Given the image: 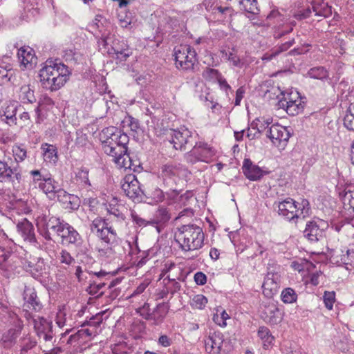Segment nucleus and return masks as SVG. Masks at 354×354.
<instances>
[{"mask_svg": "<svg viewBox=\"0 0 354 354\" xmlns=\"http://www.w3.org/2000/svg\"><path fill=\"white\" fill-rule=\"evenodd\" d=\"M104 312H100L98 313H96L94 315H92L89 320H86L82 324V326H84L86 325L93 326L95 327L99 326L100 324L103 321V315H104Z\"/></svg>", "mask_w": 354, "mask_h": 354, "instance_id": "de8ad7c7", "label": "nucleus"}, {"mask_svg": "<svg viewBox=\"0 0 354 354\" xmlns=\"http://www.w3.org/2000/svg\"><path fill=\"white\" fill-rule=\"evenodd\" d=\"M272 131L274 133L273 141L275 140V142L279 143L288 142L291 136L287 127L279 124L274 125V128Z\"/></svg>", "mask_w": 354, "mask_h": 354, "instance_id": "c756f323", "label": "nucleus"}, {"mask_svg": "<svg viewBox=\"0 0 354 354\" xmlns=\"http://www.w3.org/2000/svg\"><path fill=\"white\" fill-rule=\"evenodd\" d=\"M221 344L222 341H221L219 337L215 333L209 335L208 337L205 339V348L206 352L208 353H218L221 351Z\"/></svg>", "mask_w": 354, "mask_h": 354, "instance_id": "393cba45", "label": "nucleus"}, {"mask_svg": "<svg viewBox=\"0 0 354 354\" xmlns=\"http://www.w3.org/2000/svg\"><path fill=\"white\" fill-rule=\"evenodd\" d=\"M176 67L183 71H191L196 62V53L189 45H180L174 49Z\"/></svg>", "mask_w": 354, "mask_h": 354, "instance_id": "39448f33", "label": "nucleus"}, {"mask_svg": "<svg viewBox=\"0 0 354 354\" xmlns=\"http://www.w3.org/2000/svg\"><path fill=\"white\" fill-rule=\"evenodd\" d=\"M160 173L163 178V183L167 185V178L178 176L182 171L181 165L174 162H169L160 167Z\"/></svg>", "mask_w": 354, "mask_h": 354, "instance_id": "aec40b11", "label": "nucleus"}, {"mask_svg": "<svg viewBox=\"0 0 354 354\" xmlns=\"http://www.w3.org/2000/svg\"><path fill=\"white\" fill-rule=\"evenodd\" d=\"M90 226H91V227H93L94 229H95V227H98V228L101 227V228H104V230L107 229L109 227H112L111 226L109 225L108 220L100 218V217H97V218H95L92 221V223L91 224Z\"/></svg>", "mask_w": 354, "mask_h": 354, "instance_id": "0e129e2a", "label": "nucleus"}, {"mask_svg": "<svg viewBox=\"0 0 354 354\" xmlns=\"http://www.w3.org/2000/svg\"><path fill=\"white\" fill-rule=\"evenodd\" d=\"M293 30V27L292 26H287L285 27H282L279 28L277 31L274 32L273 36L274 39H279L284 37L285 35L292 32Z\"/></svg>", "mask_w": 354, "mask_h": 354, "instance_id": "69168bd1", "label": "nucleus"}, {"mask_svg": "<svg viewBox=\"0 0 354 354\" xmlns=\"http://www.w3.org/2000/svg\"><path fill=\"white\" fill-rule=\"evenodd\" d=\"M72 194L68 193L66 191H65L63 189H58L57 190L56 194L54 197L55 198L56 197L57 201L59 203H62L64 207L65 205L67 203L68 201L69 200L70 196Z\"/></svg>", "mask_w": 354, "mask_h": 354, "instance_id": "6e6d98bb", "label": "nucleus"}, {"mask_svg": "<svg viewBox=\"0 0 354 354\" xmlns=\"http://www.w3.org/2000/svg\"><path fill=\"white\" fill-rule=\"evenodd\" d=\"M295 43V40L294 38L290 39L289 41L281 44L279 46H277L273 49L275 51V54H277L278 55L286 50H288Z\"/></svg>", "mask_w": 354, "mask_h": 354, "instance_id": "680f3d73", "label": "nucleus"}, {"mask_svg": "<svg viewBox=\"0 0 354 354\" xmlns=\"http://www.w3.org/2000/svg\"><path fill=\"white\" fill-rule=\"evenodd\" d=\"M344 125L348 130L354 131V115L346 113L344 118Z\"/></svg>", "mask_w": 354, "mask_h": 354, "instance_id": "774afa93", "label": "nucleus"}, {"mask_svg": "<svg viewBox=\"0 0 354 354\" xmlns=\"http://www.w3.org/2000/svg\"><path fill=\"white\" fill-rule=\"evenodd\" d=\"M122 278H116L110 282L108 286L109 290L108 297L111 300L115 299L120 295L121 290L116 288L115 286L122 281Z\"/></svg>", "mask_w": 354, "mask_h": 354, "instance_id": "37998d69", "label": "nucleus"}, {"mask_svg": "<svg viewBox=\"0 0 354 354\" xmlns=\"http://www.w3.org/2000/svg\"><path fill=\"white\" fill-rule=\"evenodd\" d=\"M193 305L198 309L205 308L207 303V299L203 295H197L193 298Z\"/></svg>", "mask_w": 354, "mask_h": 354, "instance_id": "e2e57ef3", "label": "nucleus"}, {"mask_svg": "<svg viewBox=\"0 0 354 354\" xmlns=\"http://www.w3.org/2000/svg\"><path fill=\"white\" fill-rule=\"evenodd\" d=\"M273 207L279 215L287 221H294L295 223L301 216L304 218L311 213L310 203L305 198L301 199L299 203L291 198H287L281 201H275Z\"/></svg>", "mask_w": 354, "mask_h": 354, "instance_id": "f03ea898", "label": "nucleus"}, {"mask_svg": "<svg viewBox=\"0 0 354 354\" xmlns=\"http://www.w3.org/2000/svg\"><path fill=\"white\" fill-rule=\"evenodd\" d=\"M334 250H332L330 252V260L332 263L337 264L340 266L342 264L344 265H351L352 260L349 259H346V254H341L340 259H338V256H335L334 254Z\"/></svg>", "mask_w": 354, "mask_h": 354, "instance_id": "8fccbe9b", "label": "nucleus"}, {"mask_svg": "<svg viewBox=\"0 0 354 354\" xmlns=\"http://www.w3.org/2000/svg\"><path fill=\"white\" fill-rule=\"evenodd\" d=\"M196 138V137L187 129L182 131L174 130L169 142L176 149L185 150L187 145L192 147L194 145Z\"/></svg>", "mask_w": 354, "mask_h": 354, "instance_id": "f8f14e48", "label": "nucleus"}, {"mask_svg": "<svg viewBox=\"0 0 354 354\" xmlns=\"http://www.w3.org/2000/svg\"><path fill=\"white\" fill-rule=\"evenodd\" d=\"M1 239H4V242L0 245V250L3 252L1 257L3 258V261H6L12 253L14 243L11 239H9L7 235L3 233Z\"/></svg>", "mask_w": 354, "mask_h": 354, "instance_id": "473e14b6", "label": "nucleus"}, {"mask_svg": "<svg viewBox=\"0 0 354 354\" xmlns=\"http://www.w3.org/2000/svg\"><path fill=\"white\" fill-rule=\"evenodd\" d=\"M107 53L119 62H125L132 55L131 49L124 41L115 39L113 45L108 48Z\"/></svg>", "mask_w": 354, "mask_h": 354, "instance_id": "2eb2a0df", "label": "nucleus"}, {"mask_svg": "<svg viewBox=\"0 0 354 354\" xmlns=\"http://www.w3.org/2000/svg\"><path fill=\"white\" fill-rule=\"evenodd\" d=\"M22 326L10 328L2 336V342L5 347H12L16 343L17 337L21 334Z\"/></svg>", "mask_w": 354, "mask_h": 354, "instance_id": "a878e982", "label": "nucleus"}, {"mask_svg": "<svg viewBox=\"0 0 354 354\" xmlns=\"http://www.w3.org/2000/svg\"><path fill=\"white\" fill-rule=\"evenodd\" d=\"M339 198L344 204L348 201L349 205L351 206L352 205V202L354 201V189H346L343 192H339Z\"/></svg>", "mask_w": 354, "mask_h": 354, "instance_id": "3c124183", "label": "nucleus"}, {"mask_svg": "<svg viewBox=\"0 0 354 354\" xmlns=\"http://www.w3.org/2000/svg\"><path fill=\"white\" fill-rule=\"evenodd\" d=\"M71 71L59 59H48L46 65L39 71V76L41 86L51 92L60 89L69 80Z\"/></svg>", "mask_w": 354, "mask_h": 354, "instance_id": "f257e3e1", "label": "nucleus"}, {"mask_svg": "<svg viewBox=\"0 0 354 354\" xmlns=\"http://www.w3.org/2000/svg\"><path fill=\"white\" fill-rule=\"evenodd\" d=\"M56 181L51 178L50 174L44 178L43 182H40L38 185L39 188L42 190L46 194H53L54 196L58 189Z\"/></svg>", "mask_w": 354, "mask_h": 354, "instance_id": "2f4dec72", "label": "nucleus"}, {"mask_svg": "<svg viewBox=\"0 0 354 354\" xmlns=\"http://www.w3.org/2000/svg\"><path fill=\"white\" fill-rule=\"evenodd\" d=\"M328 227V222L317 217L308 221L303 232L304 236L308 241L317 242L324 237V233Z\"/></svg>", "mask_w": 354, "mask_h": 354, "instance_id": "6e6552de", "label": "nucleus"}, {"mask_svg": "<svg viewBox=\"0 0 354 354\" xmlns=\"http://www.w3.org/2000/svg\"><path fill=\"white\" fill-rule=\"evenodd\" d=\"M17 108L18 106L15 102H10L5 108H1L0 109L1 120L4 121L10 126L16 125L17 120L16 117Z\"/></svg>", "mask_w": 354, "mask_h": 354, "instance_id": "6ab92c4d", "label": "nucleus"}, {"mask_svg": "<svg viewBox=\"0 0 354 354\" xmlns=\"http://www.w3.org/2000/svg\"><path fill=\"white\" fill-rule=\"evenodd\" d=\"M281 298L283 302L286 304H291L296 301L297 298V295L296 294L295 290L291 288H285L281 294Z\"/></svg>", "mask_w": 354, "mask_h": 354, "instance_id": "c03bdc74", "label": "nucleus"}, {"mask_svg": "<svg viewBox=\"0 0 354 354\" xmlns=\"http://www.w3.org/2000/svg\"><path fill=\"white\" fill-rule=\"evenodd\" d=\"M19 99L23 103L32 104L36 102L34 90L30 85H23L20 88Z\"/></svg>", "mask_w": 354, "mask_h": 354, "instance_id": "72a5a7b5", "label": "nucleus"}, {"mask_svg": "<svg viewBox=\"0 0 354 354\" xmlns=\"http://www.w3.org/2000/svg\"><path fill=\"white\" fill-rule=\"evenodd\" d=\"M169 308L168 302H162L158 304L153 309L154 313L156 315L158 323L162 322L164 320L169 310Z\"/></svg>", "mask_w": 354, "mask_h": 354, "instance_id": "a19ab883", "label": "nucleus"}, {"mask_svg": "<svg viewBox=\"0 0 354 354\" xmlns=\"http://www.w3.org/2000/svg\"><path fill=\"white\" fill-rule=\"evenodd\" d=\"M57 236L60 237L61 243L64 245H73L75 247H79L83 242L79 232L68 223Z\"/></svg>", "mask_w": 354, "mask_h": 354, "instance_id": "dca6fc26", "label": "nucleus"}, {"mask_svg": "<svg viewBox=\"0 0 354 354\" xmlns=\"http://www.w3.org/2000/svg\"><path fill=\"white\" fill-rule=\"evenodd\" d=\"M258 336L263 341V348L267 349L272 344L274 337L272 335L270 329L264 326H260L258 330Z\"/></svg>", "mask_w": 354, "mask_h": 354, "instance_id": "f704fd0d", "label": "nucleus"}, {"mask_svg": "<svg viewBox=\"0 0 354 354\" xmlns=\"http://www.w3.org/2000/svg\"><path fill=\"white\" fill-rule=\"evenodd\" d=\"M17 55L21 64L24 66L28 64L32 66L33 64H35L37 63V57L35 56L34 50L29 46L21 47L18 50Z\"/></svg>", "mask_w": 354, "mask_h": 354, "instance_id": "b1692460", "label": "nucleus"}, {"mask_svg": "<svg viewBox=\"0 0 354 354\" xmlns=\"http://www.w3.org/2000/svg\"><path fill=\"white\" fill-rule=\"evenodd\" d=\"M308 75L313 79L324 80L328 78L329 73L324 66H315L310 68Z\"/></svg>", "mask_w": 354, "mask_h": 354, "instance_id": "c9c22d12", "label": "nucleus"}, {"mask_svg": "<svg viewBox=\"0 0 354 354\" xmlns=\"http://www.w3.org/2000/svg\"><path fill=\"white\" fill-rule=\"evenodd\" d=\"M239 4L244 11L253 15H258L259 9L257 6V0H240Z\"/></svg>", "mask_w": 354, "mask_h": 354, "instance_id": "ea45409f", "label": "nucleus"}, {"mask_svg": "<svg viewBox=\"0 0 354 354\" xmlns=\"http://www.w3.org/2000/svg\"><path fill=\"white\" fill-rule=\"evenodd\" d=\"M325 306L328 310H332L335 301V293L334 291H325L323 296Z\"/></svg>", "mask_w": 354, "mask_h": 354, "instance_id": "09e8293b", "label": "nucleus"}, {"mask_svg": "<svg viewBox=\"0 0 354 354\" xmlns=\"http://www.w3.org/2000/svg\"><path fill=\"white\" fill-rule=\"evenodd\" d=\"M120 131H121L120 129H118L115 127L110 126L109 127L104 128L102 131V133L103 135V137L104 138V140L110 139L113 137V135L116 133H120Z\"/></svg>", "mask_w": 354, "mask_h": 354, "instance_id": "338daca9", "label": "nucleus"}, {"mask_svg": "<svg viewBox=\"0 0 354 354\" xmlns=\"http://www.w3.org/2000/svg\"><path fill=\"white\" fill-rule=\"evenodd\" d=\"M17 232L21 234L24 241L32 243L37 242L35 227L27 218H24L17 225Z\"/></svg>", "mask_w": 354, "mask_h": 354, "instance_id": "a211bd4d", "label": "nucleus"}, {"mask_svg": "<svg viewBox=\"0 0 354 354\" xmlns=\"http://www.w3.org/2000/svg\"><path fill=\"white\" fill-rule=\"evenodd\" d=\"M143 196L145 198H142V202L150 205H157L165 199V192L158 187L145 191Z\"/></svg>", "mask_w": 354, "mask_h": 354, "instance_id": "412c9836", "label": "nucleus"}, {"mask_svg": "<svg viewBox=\"0 0 354 354\" xmlns=\"http://www.w3.org/2000/svg\"><path fill=\"white\" fill-rule=\"evenodd\" d=\"M88 142L87 135L83 132L82 130H77L76 131V138L75 144L77 147H83L86 145Z\"/></svg>", "mask_w": 354, "mask_h": 354, "instance_id": "864d4df0", "label": "nucleus"}, {"mask_svg": "<svg viewBox=\"0 0 354 354\" xmlns=\"http://www.w3.org/2000/svg\"><path fill=\"white\" fill-rule=\"evenodd\" d=\"M121 187L125 195L133 201L140 203L142 202V198H145L143 196L145 191L141 189L140 182L133 174L125 176Z\"/></svg>", "mask_w": 354, "mask_h": 354, "instance_id": "1a4fd4ad", "label": "nucleus"}, {"mask_svg": "<svg viewBox=\"0 0 354 354\" xmlns=\"http://www.w3.org/2000/svg\"><path fill=\"white\" fill-rule=\"evenodd\" d=\"M105 285V282H97L93 281L90 283L89 286L86 288V291L89 295L94 296L97 295Z\"/></svg>", "mask_w": 354, "mask_h": 354, "instance_id": "603ef678", "label": "nucleus"}, {"mask_svg": "<svg viewBox=\"0 0 354 354\" xmlns=\"http://www.w3.org/2000/svg\"><path fill=\"white\" fill-rule=\"evenodd\" d=\"M23 268L35 279L41 282L44 274H46V268L44 259L41 257L33 258L31 261L26 260Z\"/></svg>", "mask_w": 354, "mask_h": 354, "instance_id": "4468645a", "label": "nucleus"}, {"mask_svg": "<svg viewBox=\"0 0 354 354\" xmlns=\"http://www.w3.org/2000/svg\"><path fill=\"white\" fill-rule=\"evenodd\" d=\"M241 169L245 178L251 181H259L264 176L271 173L270 170L262 169L254 164L250 158L243 160Z\"/></svg>", "mask_w": 354, "mask_h": 354, "instance_id": "ddd939ff", "label": "nucleus"}, {"mask_svg": "<svg viewBox=\"0 0 354 354\" xmlns=\"http://www.w3.org/2000/svg\"><path fill=\"white\" fill-rule=\"evenodd\" d=\"M263 292L266 297L270 298L274 295L277 294L279 288L277 282V278L274 277V274L268 272L264 279L262 285Z\"/></svg>", "mask_w": 354, "mask_h": 354, "instance_id": "4be33fe9", "label": "nucleus"}, {"mask_svg": "<svg viewBox=\"0 0 354 354\" xmlns=\"http://www.w3.org/2000/svg\"><path fill=\"white\" fill-rule=\"evenodd\" d=\"M183 189H170L169 190L165 192V198L167 201L169 205L173 203H179V196L182 192Z\"/></svg>", "mask_w": 354, "mask_h": 354, "instance_id": "a18cd8bd", "label": "nucleus"}, {"mask_svg": "<svg viewBox=\"0 0 354 354\" xmlns=\"http://www.w3.org/2000/svg\"><path fill=\"white\" fill-rule=\"evenodd\" d=\"M88 169L82 167L75 174V178L81 183H84L85 185L91 186L90 180L88 178Z\"/></svg>", "mask_w": 354, "mask_h": 354, "instance_id": "49530a36", "label": "nucleus"}, {"mask_svg": "<svg viewBox=\"0 0 354 354\" xmlns=\"http://www.w3.org/2000/svg\"><path fill=\"white\" fill-rule=\"evenodd\" d=\"M59 259L61 263H64L68 266L72 265L75 262V259L66 250H62L60 252V256Z\"/></svg>", "mask_w": 354, "mask_h": 354, "instance_id": "5fc2aeb1", "label": "nucleus"}, {"mask_svg": "<svg viewBox=\"0 0 354 354\" xmlns=\"http://www.w3.org/2000/svg\"><path fill=\"white\" fill-rule=\"evenodd\" d=\"M192 149L184 154V159L189 165L198 162H209L215 155L214 149L204 142H196L192 146Z\"/></svg>", "mask_w": 354, "mask_h": 354, "instance_id": "20e7f679", "label": "nucleus"}, {"mask_svg": "<svg viewBox=\"0 0 354 354\" xmlns=\"http://www.w3.org/2000/svg\"><path fill=\"white\" fill-rule=\"evenodd\" d=\"M268 315L266 316V322L271 325H277L283 319V313L275 305L269 306Z\"/></svg>", "mask_w": 354, "mask_h": 354, "instance_id": "cd10ccee", "label": "nucleus"}, {"mask_svg": "<svg viewBox=\"0 0 354 354\" xmlns=\"http://www.w3.org/2000/svg\"><path fill=\"white\" fill-rule=\"evenodd\" d=\"M30 175L32 176V182L34 183H39L43 182L44 178H46L50 174L42 173L41 170L35 169L30 171Z\"/></svg>", "mask_w": 354, "mask_h": 354, "instance_id": "13d9d810", "label": "nucleus"}, {"mask_svg": "<svg viewBox=\"0 0 354 354\" xmlns=\"http://www.w3.org/2000/svg\"><path fill=\"white\" fill-rule=\"evenodd\" d=\"M216 14L218 15L223 20L231 21L233 16L235 15L236 12L232 7L230 6H221L216 5V9L214 10Z\"/></svg>", "mask_w": 354, "mask_h": 354, "instance_id": "4c0bfd02", "label": "nucleus"}, {"mask_svg": "<svg viewBox=\"0 0 354 354\" xmlns=\"http://www.w3.org/2000/svg\"><path fill=\"white\" fill-rule=\"evenodd\" d=\"M32 323L35 332L40 342L50 344L55 342V333L51 320L38 316L37 318H33Z\"/></svg>", "mask_w": 354, "mask_h": 354, "instance_id": "0eeeda50", "label": "nucleus"}, {"mask_svg": "<svg viewBox=\"0 0 354 354\" xmlns=\"http://www.w3.org/2000/svg\"><path fill=\"white\" fill-rule=\"evenodd\" d=\"M113 158L114 162L120 167L124 168L125 169L131 167V152L128 151L127 147L126 153L121 154L120 156H111Z\"/></svg>", "mask_w": 354, "mask_h": 354, "instance_id": "58836bf2", "label": "nucleus"}, {"mask_svg": "<svg viewBox=\"0 0 354 354\" xmlns=\"http://www.w3.org/2000/svg\"><path fill=\"white\" fill-rule=\"evenodd\" d=\"M12 166L3 159L0 160V182H7L10 179Z\"/></svg>", "mask_w": 354, "mask_h": 354, "instance_id": "79ce46f5", "label": "nucleus"}, {"mask_svg": "<svg viewBox=\"0 0 354 354\" xmlns=\"http://www.w3.org/2000/svg\"><path fill=\"white\" fill-rule=\"evenodd\" d=\"M178 230L183 240L180 245L183 251L195 250L203 246L205 235L200 227L194 224L183 225Z\"/></svg>", "mask_w": 354, "mask_h": 354, "instance_id": "7ed1b4c3", "label": "nucleus"}, {"mask_svg": "<svg viewBox=\"0 0 354 354\" xmlns=\"http://www.w3.org/2000/svg\"><path fill=\"white\" fill-rule=\"evenodd\" d=\"M292 94V93H287L283 91H281L280 95L282 97H279V95H277L279 98L277 106L279 109H285L288 115L295 116L304 111V102L301 100V97L299 101L294 100L291 97Z\"/></svg>", "mask_w": 354, "mask_h": 354, "instance_id": "9d476101", "label": "nucleus"}, {"mask_svg": "<svg viewBox=\"0 0 354 354\" xmlns=\"http://www.w3.org/2000/svg\"><path fill=\"white\" fill-rule=\"evenodd\" d=\"M15 72L11 65L8 64L6 66H0V86L4 87L5 85L10 82H12L15 79Z\"/></svg>", "mask_w": 354, "mask_h": 354, "instance_id": "7c9ffc66", "label": "nucleus"}, {"mask_svg": "<svg viewBox=\"0 0 354 354\" xmlns=\"http://www.w3.org/2000/svg\"><path fill=\"white\" fill-rule=\"evenodd\" d=\"M80 200L79 197L77 196L72 194L70 196L69 200L68 201L67 203L65 205L64 208L71 209V210H75L77 209L80 207Z\"/></svg>", "mask_w": 354, "mask_h": 354, "instance_id": "4d7b16f0", "label": "nucleus"}, {"mask_svg": "<svg viewBox=\"0 0 354 354\" xmlns=\"http://www.w3.org/2000/svg\"><path fill=\"white\" fill-rule=\"evenodd\" d=\"M58 218L59 217L55 216L44 215L42 216L41 221L44 223V228L43 231L41 232V234L46 240L51 241L53 239L50 231L53 232V228H54V225L57 223Z\"/></svg>", "mask_w": 354, "mask_h": 354, "instance_id": "5701e85b", "label": "nucleus"}, {"mask_svg": "<svg viewBox=\"0 0 354 354\" xmlns=\"http://www.w3.org/2000/svg\"><path fill=\"white\" fill-rule=\"evenodd\" d=\"M131 167H129V169L135 172H140L142 169L140 160L133 153H131Z\"/></svg>", "mask_w": 354, "mask_h": 354, "instance_id": "052dcab7", "label": "nucleus"}, {"mask_svg": "<svg viewBox=\"0 0 354 354\" xmlns=\"http://www.w3.org/2000/svg\"><path fill=\"white\" fill-rule=\"evenodd\" d=\"M129 141V136L121 131L110 139L102 140V146L104 153L108 156H118L126 153Z\"/></svg>", "mask_w": 354, "mask_h": 354, "instance_id": "423d86ee", "label": "nucleus"}, {"mask_svg": "<svg viewBox=\"0 0 354 354\" xmlns=\"http://www.w3.org/2000/svg\"><path fill=\"white\" fill-rule=\"evenodd\" d=\"M44 159L46 162L56 163L58 160L57 149L56 146L44 143L41 145Z\"/></svg>", "mask_w": 354, "mask_h": 354, "instance_id": "bb28decb", "label": "nucleus"}, {"mask_svg": "<svg viewBox=\"0 0 354 354\" xmlns=\"http://www.w3.org/2000/svg\"><path fill=\"white\" fill-rule=\"evenodd\" d=\"M171 218L170 214L167 207L160 206L155 214V219L151 221L152 224L166 223Z\"/></svg>", "mask_w": 354, "mask_h": 354, "instance_id": "e433bc0d", "label": "nucleus"}, {"mask_svg": "<svg viewBox=\"0 0 354 354\" xmlns=\"http://www.w3.org/2000/svg\"><path fill=\"white\" fill-rule=\"evenodd\" d=\"M90 229L93 233H94L97 238H99L101 241L106 243L109 245V249L113 252H115V248L120 246L122 243V239H120L118 234L116 231L113 227H109L107 229L95 227H91L90 226Z\"/></svg>", "mask_w": 354, "mask_h": 354, "instance_id": "9b49d317", "label": "nucleus"}, {"mask_svg": "<svg viewBox=\"0 0 354 354\" xmlns=\"http://www.w3.org/2000/svg\"><path fill=\"white\" fill-rule=\"evenodd\" d=\"M142 310L145 311V313L141 314L144 319L146 320H153L155 323H158V321L156 320V315L154 313L153 310L151 312L149 304H145Z\"/></svg>", "mask_w": 354, "mask_h": 354, "instance_id": "bf43d9fd", "label": "nucleus"}, {"mask_svg": "<svg viewBox=\"0 0 354 354\" xmlns=\"http://www.w3.org/2000/svg\"><path fill=\"white\" fill-rule=\"evenodd\" d=\"M23 299L24 301V306L29 310L39 312L43 308V305L34 288L25 286Z\"/></svg>", "mask_w": 354, "mask_h": 354, "instance_id": "f3484780", "label": "nucleus"}, {"mask_svg": "<svg viewBox=\"0 0 354 354\" xmlns=\"http://www.w3.org/2000/svg\"><path fill=\"white\" fill-rule=\"evenodd\" d=\"M37 340L30 334H26L19 339V344L21 348L20 354L28 353L37 346Z\"/></svg>", "mask_w": 354, "mask_h": 354, "instance_id": "c85d7f7f", "label": "nucleus"}]
</instances>
